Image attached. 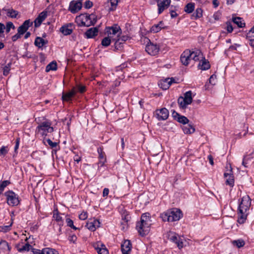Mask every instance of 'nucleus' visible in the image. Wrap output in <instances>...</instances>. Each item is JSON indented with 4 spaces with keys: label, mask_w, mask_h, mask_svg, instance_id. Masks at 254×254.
Listing matches in <instances>:
<instances>
[{
    "label": "nucleus",
    "mask_w": 254,
    "mask_h": 254,
    "mask_svg": "<svg viewBox=\"0 0 254 254\" xmlns=\"http://www.w3.org/2000/svg\"><path fill=\"white\" fill-rule=\"evenodd\" d=\"M251 205V199L248 195H245L241 198L238 209L237 222L239 224H244L247 219L248 211Z\"/></svg>",
    "instance_id": "obj_1"
},
{
    "label": "nucleus",
    "mask_w": 254,
    "mask_h": 254,
    "mask_svg": "<svg viewBox=\"0 0 254 254\" xmlns=\"http://www.w3.org/2000/svg\"><path fill=\"white\" fill-rule=\"evenodd\" d=\"M183 217V213L180 209L173 208L167 210L160 214V217L164 222H174L179 220Z\"/></svg>",
    "instance_id": "obj_2"
},
{
    "label": "nucleus",
    "mask_w": 254,
    "mask_h": 254,
    "mask_svg": "<svg viewBox=\"0 0 254 254\" xmlns=\"http://www.w3.org/2000/svg\"><path fill=\"white\" fill-rule=\"evenodd\" d=\"M76 19L77 22L79 21L78 23L79 26L89 27L94 25L96 23L97 16L93 13H84L76 17Z\"/></svg>",
    "instance_id": "obj_3"
},
{
    "label": "nucleus",
    "mask_w": 254,
    "mask_h": 254,
    "mask_svg": "<svg viewBox=\"0 0 254 254\" xmlns=\"http://www.w3.org/2000/svg\"><path fill=\"white\" fill-rule=\"evenodd\" d=\"M192 92L191 91L186 92L184 94V97L180 96L178 99V103L180 107L183 109H186L188 105L190 104L192 101Z\"/></svg>",
    "instance_id": "obj_4"
},
{
    "label": "nucleus",
    "mask_w": 254,
    "mask_h": 254,
    "mask_svg": "<svg viewBox=\"0 0 254 254\" xmlns=\"http://www.w3.org/2000/svg\"><path fill=\"white\" fill-rule=\"evenodd\" d=\"M5 196L6 197V201L7 204L11 206H17L20 200L18 195L12 190H8L4 193Z\"/></svg>",
    "instance_id": "obj_5"
},
{
    "label": "nucleus",
    "mask_w": 254,
    "mask_h": 254,
    "mask_svg": "<svg viewBox=\"0 0 254 254\" xmlns=\"http://www.w3.org/2000/svg\"><path fill=\"white\" fill-rule=\"evenodd\" d=\"M151 225V221H147V222L140 221L137 223L136 228L141 236H146L148 234L150 231V226Z\"/></svg>",
    "instance_id": "obj_6"
},
{
    "label": "nucleus",
    "mask_w": 254,
    "mask_h": 254,
    "mask_svg": "<svg viewBox=\"0 0 254 254\" xmlns=\"http://www.w3.org/2000/svg\"><path fill=\"white\" fill-rule=\"evenodd\" d=\"M51 125L52 123L50 121L43 122L38 126L36 131L39 132L41 130H42V134L47 135L48 133H51L54 131V128L51 127Z\"/></svg>",
    "instance_id": "obj_7"
},
{
    "label": "nucleus",
    "mask_w": 254,
    "mask_h": 254,
    "mask_svg": "<svg viewBox=\"0 0 254 254\" xmlns=\"http://www.w3.org/2000/svg\"><path fill=\"white\" fill-rule=\"evenodd\" d=\"M166 237L172 242L176 244L179 249H181L183 246V240L175 232L169 231L166 234Z\"/></svg>",
    "instance_id": "obj_8"
},
{
    "label": "nucleus",
    "mask_w": 254,
    "mask_h": 254,
    "mask_svg": "<svg viewBox=\"0 0 254 254\" xmlns=\"http://www.w3.org/2000/svg\"><path fill=\"white\" fill-rule=\"evenodd\" d=\"M105 32L107 33L108 36L111 38L112 41H114L115 40V38H114L113 36L117 35V37H119L122 31L120 27L118 24H115L112 26L106 27Z\"/></svg>",
    "instance_id": "obj_9"
},
{
    "label": "nucleus",
    "mask_w": 254,
    "mask_h": 254,
    "mask_svg": "<svg viewBox=\"0 0 254 254\" xmlns=\"http://www.w3.org/2000/svg\"><path fill=\"white\" fill-rule=\"evenodd\" d=\"M129 37L127 35H122L121 36H119L118 39H115V48L116 50H122L123 48L124 44L125 42L129 39Z\"/></svg>",
    "instance_id": "obj_10"
},
{
    "label": "nucleus",
    "mask_w": 254,
    "mask_h": 254,
    "mask_svg": "<svg viewBox=\"0 0 254 254\" xmlns=\"http://www.w3.org/2000/svg\"><path fill=\"white\" fill-rule=\"evenodd\" d=\"M159 47L157 44L150 43L146 45L145 47L146 52L151 56H155L157 55L159 52Z\"/></svg>",
    "instance_id": "obj_11"
},
{
    "label": "nucleus",
    "mask_w": 254,
    "mask_h": 254,
    "mask_svg": "<svg viewBox=\"0 0 254 254\" xmlns=\"http://www.w3.org/2000/svg\"><path fill=\"white\" fill-rule=\"evenodd\" d=\"M169 114L168 110L165 108L157 109L155 111L156 118L159 121L167 120L169 117Z\"/></svg>",
    "instance_id": "obj_12"
},
{
    "label": "nucleus",
    "mask_w": 254,
    "mask_h": 254,
    "mask_svg": "<svg viewBox=\"0 0 254 254\" xmlns=\"http://www.w3.org/2000/svg\"><path fill=\"white\" fill-rule=\"evenodd\" d=\"M97 152L99 154L98 166L101 167L104 166L107 162L106 156L103 151V147L102 146L98 147L97 148Z\"/></svg>",
    "instance_id": "obj_13"
},
{
    "label": "nucleus",
    "mask_w": 254,
    "mask_h": 254,
    "mask_svg": "<svg viewBox=\"0 0 254 254\" xmlns=\"http://www.w3.org/2000/svg\"><path fill=\"white\" fill-rule=\"evenodd\" d=\"M230 169L228 173H225L224 174V178L226 179L225 183L227 185L233 187L234 185V177L232 173V169L230 167Z\"/></svg>",
    "instance_id": "obj_14"
},
{
    "label": "nucleus",
    "mask_w": 254,
    "mask_h": 254,
    "mask_svg": "<svg viewBox=\"0 0 254 254\" xmlns=\"http://www.w3.org/2000/svg\"><path fill=\"white\" fill-rule=\"evenodd\" d=\"M82 8V3L80 1L72 0L70 2L69 10L72 13H75Z\"/></svg>",
    "instance_id": "obj_15"
},
{
    "label": "nucleus",
    "mask_w": 254,
    "mask_h": 254,
    "mask_svg": "<svg viewBox=\"0 0 254 254\" xmlns=\"http://www.w3.org/2000/svg\"><path fill=\"white\" fill-rule=\"evenodd\" d=\"M180 60L184 65H188L191 60V51L189 50H185L181 55Z\"/></svg>",
    "instance_id": "obj_16"
},
{
    "label": "nucleus",
    "mask_w": 254,
    "mask_h": 254,
    "mask_svg": "<svg viewBox=\"0 0 254 254\" xmlns=\"http://www.w3.org/2000/svg\"><path fill=\"white\" fill-rule=\"evenodd\" d=\"M132 249V244L130 241L126 240L121 245V251L123 254H130Z\"/></svg>",
    "instance_id": "obj_17"
},
{
    "label": "nucleus",
    "mask_w": 254,
    "mask_h": 254,
    "mask_svg": "<svg viewBox=\"0 0 254 254\" xmlns=\"http://www.w3.org/2000/svg\"><path fill=\"white\" fill-rule=\"evenodd\" d=\"M32 25L33 22H31L30 19L26 20L18 28L17 32L23 35L26 32L28 28Z\"/></svg>",
    "instance_id": "obj_18"
},
{
    "label": "nucleus",
    "mask_w": 254,
    "mask_h": 254,
    "mask_svg": "<svg viewBox=\"0 0 254 254\" xmlns=\"http://www.w3.org/2000/svg\"><path fill=\"white\" fill-rule=\"evenodd\" d=\"M77 93L76 90H75V87H73L70 91L67 93H65L64 92L62 93V100L64 102H68L72 100V98Z\"/></svg>",
    "instance_id": "obj_19"
},
{
    "label": "nucleus",
    "mask_w": 254,
    "mask_h": 254,
    "mask_svg": "<svg viewBox=\"0 0 254 254\" xmlns=\"http://www.w3.org/2000/svg\"><path fill=\"white\" fill-rule=\"evenodd\" d=\"M100 222L98 220L93 219L88 221L86 223V227L90 231L94 232L97 228L100 227Z\"/></svg>",
    "instance_id": "obj_20"
},
{
    "label": "nucleus",
    "mask_w": 254,
    "mask_h": 254,
    "mask_svg": "<svg viewBox=\"0 0 254 254\" xmlns=\"http://www.w3.org/2000/svg\"><path fill=\"white\" fill-rule=\"evenodd\" d=\"M171 0H158L157 1L158 14H161L165 8L169 6Z\"/></svg>",
    "instance_id": "obj_21"
},
{
    "label": "nucleus",
    "mask_w": 254,
    "mask_h": 254,
    "mask_svg": "<svg viewBox=\"0 0 254 254\" xmlns=\"http://www.w3.org/2000/svg\"><path fill=\"white\" fill-rule=\"evenodd\" d=\"M15 248L20 253L29 251L32 249V246L28 243L24 244L23 242L16 244Z\"/></svg>",
    "instance_id": "obj_22"
},
{
    "label": "nucleus",
    "mask_w": 254,
    "mask_h": 254,
    "mask_svg": "<svg viewBox=\"0 0 254 254\" xmlns=\"http://www.w3.org/2000/svg\"><path fill=\"white\" fill-rule=\"evenodd\" d=\"M47 16V11H43L41 12L35 19L34 25L35 27L40 26L42 22L46 19Z\"/></svg>",
    "instance_id": "obj_23"
},
{
    "label": "nucleus",
    "mask_w": 254,
    "mask_h": 254,
    "mask_svg": "<svg viewBox=\"0 0 254 254\" xmlns=\"http://www.w3.org/2000/svg\"><path fill=\"white\" fill-rule=\"evenodd\" d=\"M98 28L92 27L88 29L84 33L85 37L87 39L93 38L98 35Z\"/></svg>",
    "instance_id": "obj_24"
},
{
    "label": "nucleus",
    "mask_w": 254,
    "mask_h": 254,
    "mask_svg": "<svg viewBox=\"0 0 254 254\" xmlns=\"http://www.w3.org/2000/svg\"><path fill=\"white\" fill-rule=\"evenodd\" d=\"M210 67V64L209 61L206 60L204 57L199 62L197 65V68L199 69L202 70H206L209 69Z\"/></svg>",
    "instance_id": "obj_25"
},
{
    "label": "nucleus",
    "mask_w": 254,
    "mask_h": 254,
    "mask_svg": "<svg viewBox=\"0 0 254 254\" xmlns=\"http://www.w3.org/2000/svg\"><path fill=\"white\" fill-rule=\"evenodd\" d=\"M11 247L8 243L5 240H1L0 242V253L9 254L11 251Z\"/></svg>",
    "instance_id": "obj_26"
},
{
    "label": "nucleus",
    "mask_w": 254,
    "mask_h": 254,
    "mask_svg": "<svg viewBox=\"0 0 254 254\" xmlns=\"http://www.w3.org/2000/svg\"><path fill=\"white\" fill-rule=\"evenodd\" d=\"M203 57L202 53L199 50L191 52V60H193L195 62H199Z\"/></svg>",
    "instance_id": "obj_27"
},
{
    "label": "nucleus",
    "mask_w": 254,
    "mask_h": 254,
    "mask_svg": "<svg viewBox=\"0 0 254 254\" xmlns=\"http://www.w3.org/2000/svg\"><path fill=\"white\" fill-rule=\"evenodd\" d=\"M130 216H129L128 212L126 210L123 211L122 214V222L121 225H123L122 229L124 230L127 225V222L130 220Z\"/></svg>",
    "instance_id": "obj_28"
},
{
    "label": "nucleus",
    "mask_w": 254,
    "mask_h": 254,
    "mask_svg": "<svg viewBox=\"0 0 254 254\" xmlns=\"http://www.w3.org/2000/svg\"><path fill=\"white\" fill-rule=\"evenodd\" d=\"M94 247L98 254H109L107 249L102 244H95L94 245Z\"/></svg>",
    "instance_id": "obj_29"
},
{
    "label": "nucleus",
    "mask_w": 254,
    "mask_h": 254,
    "mask_svg": "<svg viewBox=\"0 0 254 254\" xmlns=\"http://www.w3.org/2000/svg\"><path fill=\"white\" fill-rule=\"evenodd\" d=\"M72 24L69 23L67 25H63L60 29L61 32H62L64 35H69L72 32V29L69 28V27H71Z\"/></svg>",
    "instance_id": "obj_30"
},
{
    "label": "nucleus",
    "mask_w": 254,
    "mask_h": 254,
    "mask_svg": "<svg viewBox=\"0 0 254 254\" xmlns=\"http://www.w3.org/2000/svg\"><path fill=\"white\" fill-rule=\"evenodd\" d=\"M48 145L51 148L53 149L52 153H56L57 151L60 150V147L58 145V143L56 142H53L50 139L48 138L46 139Z\"/></svg>",
    "instance_id": "obj_31"
},
{
    "label": "nucleus",
    "mask_w": 254,
    "mask_h": 254,
    "mask_svg": "<svg viewBox=\"0 0 254 254\" xmlns=\"http://www.w3.org/2000/svg\"><path fill=\"white\" fill-rule=\"evenodd\" d=\"M48 41L47 40H45L41 37H37L34 41V45L39 48H41L43 46L48 44Z\"/></svg>",
    "instance_id": "obj_32"
},
{
    "label": "nucleus",
    "mask_w": 254,
    "mask_h": 254,
    "mask_svg": "<svg viewBox=\"0 0 254 254\" xmlns=\"http://www.w3.org/2000/svg\"><path fill=\"white\" fill-rule=\"evenodd\" d=\"M53 218H54L56 221L58 222V225L63 226L64 222L62 217L60 216L58 208H56L54 210Z\"/></svg>",
    "instance_id": "obj_33"
},
{
    "label": "nucleus",
    "mask_w": 254,
    "mask_h": 254,
    "mask_svg": "<svg viewBox=\"0 0 254 254\" xmlns=\"http://www.w3.org/2000/svg\"><path fill=\"white\" fill-rule=\"evenodd\" d=\"M182 129L186 134H191L195 131L194 127L190 124H186L183 126Z\"/></svg>",
    "instance_id": "obj_34"
},
{
    "label": "nucleus",
    "mask_w": 254,
    "mask_h": 254,
    "mask_svg": "<svg viewBox=\"0 0 254 254\" xmlns=\"http://www.w3.org/2000/svg\"><path fill=\"white\" fill-rule=\"evenodd\" d=\"M203 10L201 8H197L194 12L191 15V19H197L202 16Z\"/></svg>",
    "instance_id": "obj_35"
},
{
    "label": "nucleus",
    "mask_w": 254,
    "mask_h": 254,
    "mask_svg": "<svg viewBox=\"0 0 254 254\" xmlns=\"http://www.w3.org/2000/svg\"><path fill=\"white\" fill-rule=\"evenodd\" d=\"M233 22L237 25L239 27H244L245 26V23L242 20V18L240 17H236L232 18Z\"/></svg>",
    "instance_id": "obj_36"
},
{
    "label": "nucleus",
    "mask_w": 254,
    "mask_h": 254,
    "mask_svg": "<svg viewBox=\"0 0 254 254\" xmlns=\"http://www.w3.org/2000/svg\"><path fill=\"white\" fill-rule=\"evenodd\" d=\"M163 24L164 23L163 21H160V22L158 24L153 25L150 29L151 32L153 33L158 32L162 28Z\"/></svg>",
    "instance_id": "obj_37"
},
{
    "label": "nucleus",
    "mask_w": 254,
    "mask_h": 254,
    "mask_svg": "<svg viewBox=\"0 0 254 254\" xmlns=\"http://www.w3.org/2000/svg\"><path fill=\"white\" fill-rule=\"evenodd\" d=\"M57 69V64L56 61H52L46 67V71L49 72L50 70H56Z\"/></svg>",
    "instance_id": "obj_38"
},
{
    "label": "nucleus",
    "mask_w": 254,
    "mask_h": 254,
    "mask_svg": "<svg viewBox=\"0 0 254 254\" xmlns=\"http://www.w3.org/2000/svg\"><path fill=\"white\" fill-rule=\"evenodd\" d=\"M195 4L194 3L190 2L184 7V11L187 13H192L194 9Z\"/></svg>",
    "instance_id": "obj_39"
},
{
    "label": "nucleus",
    "mask_w": 254,
    "mask_h": 254,
    "mask_svg": "<svg viewBox=\"0 0 254 254\" xmlns=\"http://www.w3.org/2000/svg\"><path fill=\"white\" fill-rule=\"evenodd\" d=\"M43 254H59V253L54 249L45 248L43 249Z\"/></svg>",
    "instance_id": "obj_40"
},
{
    "label": "nucleus",
    "mask_w": 254,
    "mask_h": 254,
    "mask_svg": "<svg viewBox=\"0 0 254 254\" xmlns=\"http://www.w3.org/2000/svg\"><path fill=\"white\" fill-rule=\"evenodd\" d=\"M169 79H165L160 82L159 84V85L160 87L163 90H167L168 89L170 86L169 83L168 82Z\"/></svg>",
    "instance_id": "obj_41"
},
{
    "label": "nucleus",
    "mask_w": 254,
    "mask_h": 254,
    "mask_svg": "<svg viewBox=\"0 0 254 254\" xmlns=\"http://www.w3.org/2000/svg\"><path fill=\"white\" fill-rule=\"evenodd\" d=\"M112 41V39L109 36L104 38L101 41V45L105 47L109 46Z\"/></svg>",
    "instance_id": "obj_42"
},
{
    "label": "nucleus",
    "mask_w": 254,
    "mask_h": 254,
    "mask_svg": "<svg viewBox=\"0 0 254 254\" xmlns=\"http://www.w3.org/2000/svg\"><path fill=\"white\" fill-rule=\"evenodd\" d=\"M11 65L12 63L9 62L3 67V75L4 76H7L9 73Z\"/></svg>",
    "instance_id": "obj_43"
},
{
    "label": "nucleus",
    "mask_w": 254,
    "mask_h": 254,
    "mask_svg": "<svg viewBox=\"0 0 254 254\" xmlns=\"http://www.w3.org/2000/svg\"><path fill=\"white\" fill-rule=\"evenodd\" d=\"M180 123L183 124L184 125L188 124L189 123V119L185 116L180 115L177 119V120Z\"/></svg>",
    "instance_id": "obj_44"
},
{
    "label": "nucleus",
    "mask_w": 254,
    "mask_h": 254,
    "mask_svg": "<svg viewBox=\"0 0 254 254\" xmlns=\"http://www.w3.org/2000/svg\"><path fill=\"white\" fill-rule=\"evenodd\" d=\"M232 244L233 245L237 246L238 248H240L245 245V242L242 239H239L233 241Z\"/></svg>",
    "instance_id": "obj_45"
},
{
    "label": "nucleus",
    "mask_w": 254,
    "mask_h": 254,
    "mask_svg": "<svg viewBox=\"0 0 254 254\" xmlns=\"http://www.w3.org/2000/svg\"><path fill=\"white\" fill-rule=\"evenodd\" d=\"M140 221L147 222V221H151L150 214L149 213H145L142 214Z\"/></svg>",
    "instance_id": "obj_46"
},
{
    "label": "nucleus",
    "mask_w": 254,
    "mask_h": 254,
    "mask_svg": "<svg viewBox=\"0 0 254 254\" xmlns=\"http://www.w3.org/2000/svg\"><path fill=\"white\" fill-rule=\"evenodd\" d=\"M120 0H110L111 7L110 8V11H114L116 10L118 3Z\"/></svg>",
    "instance_id": "obj_47"
},
{
    "label": "nucleus",
    "mask_w": 254,
    "mask_h": 254,
    "mask_svg": "<svg viewBox=\"0 0 254 254\" xmlns=\"http://www.w3.org/2000/svg\"><path fill=\"white\" fill-rule=\"evenodd\" d=\"M10 184V181L8 180L3 181L0 183V194L3 191L4 188Z\"/></svg>",
    "instance_id": "obj_48"
},
{
    "label": "nucleus",
    "mask_w": 254,
    "mask_h": 254,
    "mask_svg": "<svg viewBox=\"0 0 254 254\" xmlns=\"http://www.w3.org/2000/svg\"><path fill=\"white\" fill-rule=\"evenodd\" d=\"M75 88V90L77 92H78L80 93H83L86 91V86L84 85H82L81 84H76Z\"/></svg>",
    "instance_id": "obj_49"
},
{
    "label": "nucleus",
    "mask_w": 254,
    "mask_h": 254,
    "mask_svg": "<svg viewBox=\"0 0 254 254\" xmlns=\"http://www.w3.org/2000/svg\"><path fill=\"white\" fill-rule=\"evenodd\" d=\"M18 12L17 11L13 9L7 10V15L11 18H15L17 15Z\"/></svg>",
    "instance_id": "obj_50"
},
{
    "label": "nucleus",
    "mask_w": 254,
    "mask_h": 254,
    "mask_svg": "<svg viewBox=\"0 0 254 254\" xmlns=\"http://www.w3.org/2000/svg\"><path fill=\"white\" fill-rule=\"evenodd\" d=\"M65 221L67 223V226L70 227L71 228H72L75 230L78 229V228H77L73 225V221L70 218H66Z\"/></svg>",
    "instance_id": "obj_51"
},
{
    "label": "nucleus",
    "mask_w": 254,
    "mask_h": 254,
    "mask_svg": "<svg viewBox=\"0 0 254 254\" xmlns=\"http://www.w3.org/2000/svg\"><path fill=\"white\" fill-rule=\"evenodd\" d=\"M14 28H15L14 25H13L12 22H7V23L6 24V27H5V29H6V32L9 33L11 28L14 29Z\"/></svg>",
    "instance_id": "obj_52"
},
{
    "label": "nucleus",
    "mask_w": 254,
    "mask_h": 254,
    "mask_svg": "<svg viewBox=\"0 0 254 254\" xmlns=\"http://www.w3.org/2000/svg\"><path fill=\"white\" fill-rule=\"evenodd\" d=\"M226 30L228 33H231L233 30V27L231 24V22L230 21H227L226 23Z\"/></svg>",
    "instance_id": "obj_53"
},
{
    "label": "nucleus",
    "mask_w": 254,
    "mask_h": 254,
    "mask_svg": "<svg viewBox=\"0 0 254 254\" xmlns=\"http://www.w3.org/2000/svg\"><path fill=\"white\" fill-rule=\"evenodd\" d=\"M8 152V150L7 149V147L6 146H2L0 149V156L5 155Z\"/></svg>",
    "instance_id": "obj_54"
},
{
    "label": "nucleus",
    "mask_w": 254,
    "mask_h": 254,
    "mask_svg": "<svg viewBox=\"0 0 254 254\" xmlns=\"http://www.w3.org/2000/svg\"><path fill=\"white\" fill-rule=\"evenodd\" d=\"M88 214L87 212L83 211L79 215V218L80 220H84L87 218Z\"/></svg>",
    "instance_id": "obj_55"
},
{
    "label": "nucleus",
    "mask_w": 254,
    "mask_h": 254,
    "mask_svg": "<svg viewBox=\"0 0 254 254\" xmlns=\"http://www.w3.org/2000/svg\"><path fill=\"white\" fill-rule=\"evenodd\" d=\"M216 76L215 74H212L209 79V83L212 85H215L216 83Z\"/></svg>",
    "instance_id": "obj_56"
},
{
    "label": "nucleus",
    "mask_w": 254,
    "mask_h": 254,
    "mask_svg": "<svg viewBox=\"0 0 254 254\" xmlns=\"http://www.w3.org/2000/svg\"><path fill=\"white\" fill-rule=\"evenodd\" d=\"M93 2L89 0H86L84 3V7L86 9L90 8L93 6Z\"/></svg>",
    "instance_id": "obj_57"
},
{
    "label": "nucleus",
    "mask_w": 254,
    "mask_h": 254,
    "mask_svg": "<svg viewBox=\"0 0 254 254\" xmlns=\"http://www.w3.org/2000/svg\"><path fill=\"white\" fill-rule=\"evenodd\" d=\"M22 34H20L19 33H18V32H17V33H16V34H15L14 35H13L12 37H11V39H12V41L13 42H15L16 41V40H17L18 39L20 38L21 37V35Z\"/></svg>",
    "instance_id": "obj_58"
},
{
    "label": "nucleus",
    "mask_w": 254,
    "mask_h": 254,
    "mask_svg": "<svg viewBox=\"0 0 254 254\" xmlns=\"http://www.w3.org/2000/svg\"><path fill=\"white\" fill-rule=\"evenodd\" d=\"M172 8L173 6H172L170 9V13L172 18H175L178 16V14L177 13L176 10L173 9Z\"/></svg>",
    "instance_id": "obj_59"
},
{
    "label": "nucleus",
    "mask_w": 254,
    "mask_h": 254,
    "mask_svg": "<svg viewBox=\"0 0 254 254\" xmlns=\"http://www.w3.org/2000/svg\"><path fill=\"white\" fill-rule=\"evenodd\" d=\"M30 250H31V252L33 254H43V249L41 251L32 247V249H31Z\"/></svg>",
    "instance_id": "obj_60"
},
{
    "label": "nucleus",
    "mask_w": 254,
    "mask_h": 254,
    "mask_svg": "<svg viewBox=\"0 0 254 254\" xmlns=\"http://www.w3.org/2000/svg\"><path fill=\"white\" fill-rule=\"evenodd\" d=\"M76 240H77V237L75 235H71L68 238V240L70 242H72L73 243H74L76 242Z\"/></svg>",
    "instance_id": "obj_61"
},
{
    "label": "nucleus",
    "mask_w": 254,
    "mask_h": 254,
    "mask_svg": "<svg viewBox=\"0 0 254 254\" xmlns=\"http://www.w3.org/2000/svg\"><path fill=\"white\" fill-rule=\"evenodd\" d=\"M246 38L247 39L250 41L251 39H254V34H253V32H249L247 34Z\"/></svg>",
    "instance_id": "obj_62"
},
{
    "label": "nucleus",
    "mask_w": 254,
    "mask_h": 254,
    "mask_svg": "<svg viewBox=\"0 0 254 254\" xmlns=\"http://www.w3.org/2000/svg\"><path fill=\"white\" fill-rule=\"evenodd\" d=\"M19 142H20V138H16V141H15V145L14 147L15 152L16 151V150L18 149V148L19 147Z\"/></svg>",
    "instance_id": "obj_63"
},
{
    "label": "nucleus",
    "mask_w": 254,
    "mask_h": 254,
    "mask_svg": "<svg viewBox=\"0 0 254 254\" xmlns=\"http://www.w3.org/2000/svg\"><path fill=\"white\" fill-rule=\"evenodd\" d=\"M109 193V190L108 188H105L103 191V196H107Z\"/></svg>",
    "instance_id": "obj_64"
}]
</instances>
